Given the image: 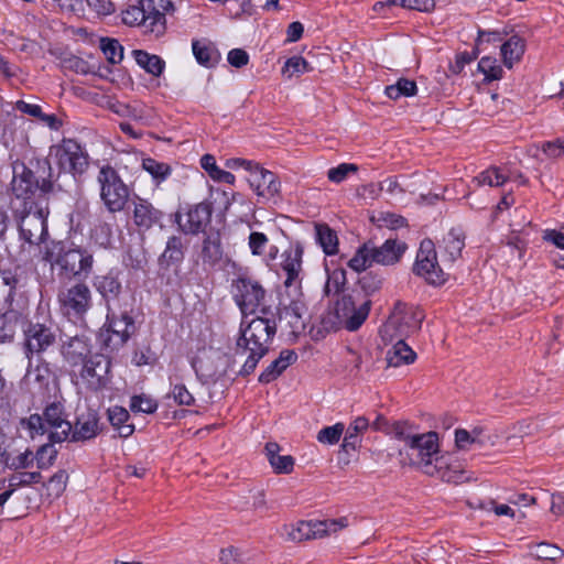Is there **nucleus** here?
Returning <instances> with one entry per match:
<instances>
[{
  "instance_id": "obj_1",
  "label": "nucleus",
  "mask_w": 564,
  "mask_h": 564,
  "mask_svg": "<svg viewBox=\"0 0 564 564\" xmlns=\"http://www.w3.org/2000/svg\"><path fill=\"white\" fill-rule=\"evenodd\" d=\"M274 321L265 317H254L241 323V335L237 339L235 355L246 357L240 373L250 375L259 360L269 351V346L275 335Z\"/></svg>"
},
{
  "instance_id": "obj_2",
  "label": "nucleus",
  "mask_w": 564,
  "mask_h": 564,
  "mask_svg": "<svg viewBox=\"0 0 564 564\" xmlns=\"http://www.w3.org/2000/svg\"><path fill=\"white\" fill-rule=\"evenodd\" d=\"M438 447V436L435 432L416 433L399 449L400 463L403 466H416L429 476L449 480L443 470L445 462L440 456Z\"/></svg>"
},
{
  "instance_id": "obj_3",
  "label": "nucleus",
  "mask_w": 564,
  "mask_h": 564,
  "mask_svg": "<svg viewBox=\"0 0 564 564\" xmlns=\"http://www.w3.org/2000/svg\"><path fill=\"white\" fill-rule=\"evenodd\" d=\"M43 260L58 274L66 278L86 279L93 270L94 258L86 249L73 248L62 241H52L46 246Z\"/></svg>"
},
{
  "instance_id": "obj_4",
  "label": "nucleus",
  "mask_w": 564,
  "mask_h": 564,
  "mask_svg": "<svg viewBox=\"0 0 564 564\" xmlns=\"http://www.w3.org/2000/svg\"><path fill=\"white\" fill-rule=\"evenodd\" d=\"M406 248V243L397 238H389L381 246L368 241L357 249L348 261V267L356 272H361L373 263L393 265L400 261Z\"/></svg>"
},
{
  "instance_id": "obj_5",
  "label": "nucleus",
  "mask_w": 564,
  "mask_h": 564,
  "mask_svg": "<svg viewBox=\"0 0 564 564\" xmlns=\"http://www.w3.org/2000/svg\"><path fill=\"white\" fill-rule=\"evenodd\" d=\"M424 314L421 310L398 302L379 334L383 343H393L395 338L405 339L416 333L422 325Z\"/></svg>"
},
{
  "instance_id": "obj_6",
  "label": "nucleus",
  "mask_w": 564,
  "mask_h": 564,
  "mask_svg": "<svg viewBox=\"0 0 564 564\" xmlns=\"http://www.w3.org/2000/svg\"><path fill=\"white\" fill-rule=\"evenodd\" d=\"M58 334V326L50 317L28 322L23 326V349L26 359L42 357L56 344Z\"/></svg>"
},
{
  "instance_id": "obj_7",
  "label": "nucleus",
  "mask_w": 564,
  "mask_h": 564,
  "mask_svg": "<svg viewBox=\"0 0 564 564\" xmlns=\"http://www.w3.org/2000/svg\"><path fill=\"white\" fill-rule=\"evenodd\" d=\"M371 307L369 299H360V294H344L335 305L338 324L346 329L357 330L366 321Z\"/></svg>"
},
{
  "instance_id": "obj_8",
  "label": "nucleus",
  "mask_w": 564,
  "mask_h": 564,
  "mask_svg": "<svg viewBox=\"0 0 564 564\" xmlns=\"http://www.w3.org/2000/svg\"><path fill=\"white\" fill-rule=\"evenodd\" d=\"M97 180L100 184V197L108 210L111 213L122 210L129 197V191L117 172L110 166H104Z\"/></svg>"
},
{
  "instance_id": "obj_9",
  "label": "nucleus",
  "mask_w": 564,
  "mask_h": 564,
  "mask_svg": "<svg viewBox=\"0 0 564 564\" xmlns=\"http://www.w3.org/2000/svg\"><path fill=\"white\" fill-rule=\"evenodd\" d=\"M348 525L347 518L324 521H299L285 525L284 531L289 541L302 542L310 539H321Z\"/></svg>"
},
{
  "instance_id": "obj_10",
  "label": "nucleus",
  "mask_w": 564,
  "mask_h": 564,
  "mask_svg": "<svg viewBox=\"0 0 564 564\" xmlns=\"http://www.w3.org/2000/svg\"><path fill=\"white\" fill-rule=\"evenodd\" d=\"M107 325L106 330L100 334V339L111 350L122 347L134 332L133 318L126 311L118 316L112 308L108 311Z\"/></svg>"
},
{
  "instance_id": "obj_11",
  "label": "nucleus",
  "mask_w": 564,
  "mask_h": 564,
  "mask_svg": "<svg viewBox=\"0 0 564 564\" xmlns=\"http://www.w3.org/2000/svg\"><path fill=\"white\" fill-rule=\"evenodd\" d=\"M413 272L430 284L440 285L445 282V274L437 262L435 246L431 239L421 242Z\"/></svg>"
},
{
  "instance_id": "obj_12",
  "label": "nucleus",
  "mask_w": 564,
  "mask_h": 564,
  "mask_svg": "<svg viewBox=\"0 0 564 564\" xmlns=\"http://www.w3.org/2000/svg\"><path fill=\"white\" fill-rule=\"evenodd\" d=\"M54 156L61 170L82 174L88 166V158L82 145L73 139H64L54 148Z\"/></svg>"
},
{
  "instance_id": "obj_13",
  "label": "nucleus",
  "mask_w": 564,
  "mask_h": 564,
  "mask_svg": "<svg viewBox=\"0 0 564 564\" xmlns=\"http://www.w3.org/2000/svg\"><path fill=\"white\" fill-rule=\"evenodd\" d=\"M232 289L235 301L245 315L254 313L265 296L262 285L250 278L239 276L234 281Z\"/></svg>"
},
{
  "instance_id": "obj_14",
  "label": "nucleus",
  "mask_w": 564,
  "mask_h": 564,
  "mask_svg": "<svg viewBox=\"0 0 564 564\" xmlns=\"http://www.w3.org/2000/svg\"><path fill=\"white\" fill-rule=\"evenodd\" d=\"M57 297L68 315L82 316L91 306V292L85 283H76L62 289Z\"/></svg>"
},
{
  "instance_id": "obj_15",
  "label": "nucleus",
  "mask_w": 564,
  "mask_h": 564,
  "mask_svg": "<svg viewBox=\"0 0 564 564\" xmlns=\"http://www.w3.org/2000/svg\"><path fill=\"white\" fill-rule=\"evenodd\" d=\"M12 170L11 191L17 198H29L37 187H41L43 192H47L51 188V183L46 180H43L42 184H40L33 172L23 162L15 161L12 164Z\"/></svg>"
},
{
  "instance_id": "obj_16",
  "label": "nucleus",
  "mask_w": 564,
  "mask_h": 564,
  "mask_svg": "<svg viewBox=\"0 0 564 564\" xmlns=\"http://www.w3.org/2000/svg\"><path fill=\"white\" fill-rule=\"evenodd\" d=\"M280 308V323L290 329L293 335L301 334L305 329L307 307L303 300V294L296 291L295 297L289 303L282 302Z\"/></svg>"
},
{
  "instance_id": "obj_17",
  "label": "nucleus",
  "mask_w": 564,
  "mask_h": 564,
  "mask_svg": "<svg viewBox=\"0 0 564 564\" xmlns=\"http://www.w3.org/2000/svg\"><path fill=\"white\" fill-rule=\"evenodd\" d=\"M50 441L61 443L66 441L72 432V424L67 421L64 406L61 402L48 404L43 412Z\"/></svg>"
},
{
  "instance_id": "obj_18",
  "label": "nucleus",
  "mask_w": 564,
  "mask_h": 564,
  "mask_svg": "<svg viewBox=\"0 0 564 564\" xmlns=\"http://www.w3.org/2000/svg\"><path fill=\"white\" fill-rule=\"evenodd\" d=\"M80 378L91 390H100L107 383L110 361L104 355L90 356L82 364Z\"/></svg>"
},
{
  "instance_id": "obj_19",
  "label": "nucleus",
  "mask_w": 564,
  "mask_h": 564,
  "mask_svg": "<svg viewBox=\"0 0 564 564\" xmlns=\"http://www.w3.org/2000/svg\"><path fill=\"white\" fill-rule=\"evenodd\" d=\"M20 282L21 276L17 270L0 271V311L14 308L18 302L25 307L24 299L18 293Z\"/></svg>"
},
{
  "instance_id": "obj_20",
  "label": "nucleus",
  "mask_w": 564,
  "mask_h": 564,
  "mask_svg": "<svg viewBox=\"0 0 564 564\" xmlns=\"http://www.w3.org/2000/svg\"><path fill=\"white\" fill-rule=\"evenodd\" d=\"M212 213L213 208L210 204L199 203L188 210L186 214L185 223L182 221L181 215L178 213L175 214V220L184 234L196 235L203 232L209 225Z\"/></svg>"
},
{
  "instance_id": "obj_21",
  "label": "nucleus",
  "mask_w": 564,
  "mask_h": 564,
  "mask_svg": "<svg viewBox=\"0 0 564 564\" xmlns=\"http://www.w3.org/2000/svg\"><path fill=\"white\" fill-rule=\"evenodd\" d=\"M148 13L150 22L147 23V33L155 36L162 35L165 31V14L174 10L170 0H139Z\"/></svg>"
},
{
  "instance_id": "obj_22",
  "label": "nucleus",
  "mask_w": 564,
  "mask_h": 564,
  "mask_svg": "<svg viewBox=\"0 0 564 564\" xmlns=\"http://www.w3.org/2000/svg\"><path fill=\"white\" fill-rule=\"evenodd\" d=\"M19 231L22 240L30 245H39L47 234L46 220L42 210L29 212L22 216Z\"/></svg>"
},
{
  "instance_id": "obj_23",
  "label": "nucleus",
  "mask_w": 564,
  "mask_h": 564,
  "mask_svg": "<svg viewBox=\"0 0 564 564\" xmlns=\"http://www.w3.org/2000/svg\"><path fill=\"white\" fill-rule=\"evenodd\" d=\"M247 180L260 197L273 198L280 192V182L275 174L259 164L249 173Z\"/></svg>"
},
{
  "instance_id": "obj_24",
  "label": "nucleus",
  "mask_w": 564,
  "mask_h": 564,
  "mask_svg": "<svg viewBox=\"0 0 564 564\" xmlns=\"http://www.w3.org/2000/svg\"><path fill=\"white\" fill-rule=\"evenodd\" d=\"M132 204L133 224L139 228L140 231H147L155 225L161 224L163 219V213L155 208L149 200L137 197L132 200Z\"/></svg>"
},
{
  "instance_id": "obj_25",
  "label": "nucleus",
  "mask_w": 564,
  "mask_h": 564,
  "mask_svg": "<svg viewBox=\"0 0 564 564\" xmlns=\"http://www.w3.org/2000/svg\"><path fill=\"white\" fill-rule=\"evenodd\" d=\"M302 257L303 248L300 243L290 247L282 254V269L286 273L284 285L286 289L294 286L295 292L297 291V282L302 271Z\"/></svg>"
},
{
  "instance_id": "obj_26",
  "label": "nucleus",
  "mask_w": 564,
  "mask_h": 564,
  "mask_svg": "<svg viewBox=\"0 0 564 564\" xmlns=\"http://www.w3.org/2000/svg\"><path fill=\"white\" fill-rule=\"evenodd\" d=\"M99 417L96 411L88 410L78 415L75 426H72L70 440L87 441L94 438L99 432Z\"/></svg>"
},
{
  "instance_id": "obj_27",
  "label": "nucleus",
  "mask_w": 564,
  "mask_h": 564,
  "mask_svg": "<svg viewBox=\"0 0 564 564\" xmlns=\"http://www.w3.org/2000/svg\"><path fill=\"white\" fill-rule=\"evenodd\" d=\"M62 355L70 366H79L91 356L90 346L85 337L74 336L62 345Z\"/></svg>"
},
{
  "instance_id": "obj_28",
  "label": "nucleus",
  "mask_w": 564,
  "mask_h": 564,
  "mask_svg": "<svg viewBox=\"0 0 564 564\" xmlns=\"http://www.w3.org/2000/svg\"><path fill=\"white\" fill-rule=\"evenodd\" d=\"M0 315V343L11 341L15 334L17 324L24 317V306L19 302L17 307L2 310Z\"/></svg>"
},
{
  "instance_id": "obj_29",
  "label": "nucleus",
  "mask_w": 564,
  "mask_h": 564,
  "mask_svg": "<svg viewBox=\"0 0 564 564\" xmlns=\"http://www.w3.org/2000/svg\"><path fill=\"white\" fill-rule=\"evenodd\" d=\"M465 247V234L460 228H452L443 238L441 248L446 261L454 263Z\"/></svg>"
},
{
  "instance_id": "obj_30",
  "label": "nucleus",
  "mask_w": 564,
  "mask_h": 564,
  "mask_svg": "<svg viewBox=\"0 0 564 564\" xmlns=\"http://www.w3.org/2000/svg\"><path fill=\"white\" fill-rule=\"evenodd\" d=\"M392 347L386 352L388 367H400L414 362L416 354L402 338H395Z\"/></svg>"
},
{
  "instance_id": "obj_31",
  "label": "nucleus",
  "mask_w": 564,
  "mask_h": 564,
  "mask_svg": "<svg viewBox=\"0 0 564 564\" xmlns=\"http://www.w3.org/2000/svg\"><path fill=\"white\" fill-rule=\"evenodd\" d=\"M297 355L294 350L284 349L259 376V381L269 383L275 380L290 365L295 362Z\"/></svg>"
},
{
  "instance_id": "obj_32",
  "label": "nucleus",
  "mask_w": 564,
  "mask_h": 564,
  "mask_svg": "<svg viewBox=\"0 0 564 564\" xmlns=\"http://www.w3.org/2000/svg\"><path fill=\"white\" fill-rule=\"evenodd\" d=\"M192 51L197 63L205 67L214 66L220 58L218 50L207 39L193 40Z\"/></svg>"
},
{
  "instance_id": "obj_33",
  "label": "nucleus",
  "mask_w": 564,
  "mask_h": 564,
  "mask_svg": "<svg viewBox=\"0 0 564 564\" xmlns=\"http://www.w3.org/2000/svg\"><path fill=\"white\" fill-rule=\"evenodd\" d=\"M95 286L107 302L108 311H110L111 301H117L121 292V283L117 275L112 272H109L106 275L97 276Z\"/></svg>"
},
{
  "instance_id": "obj_34",
  "label": "nucleus",
  "mask_w": 564,
  "mask_h": 564,
  "mask_svg": "<svg viewBox=\"0 0 564 564\" xmlns=\"http://www.w3.org/2000/svg\"><path fill=\"white\" fill-rule=\"evenodd\" d=\"M265 455L275 473L290 474L293 470L294 458L291 455H280V446L269 442L265 445Z\"/></svg>"
},
{
  "instance_id": "obj_35",
  "label": "nucleus",
  "mask_w": 564,
  "mask_h": 564,
  "mask_svg": "<svg viewBox=\"0 0 564 564\" xmlns=\"http://www.w3.org/2000/svg\"><path fill=\"white\" fill-rule=\"evenodd\" d=\"M524 40L518 35L511 36L501 46V55L505 66L512 68L513 64L521 59L524 54Z\"/></svg>"
},
{
  "instance_id": "obj_36",
  "label": "nucleus",
  "mask_w": 564,
  "mask_h": 564,
  "mask_svg": "<svg viewBox=\"0 0 564 564\" xmlns=\"http://www.w3.org/2000/svg\"><path fill=\"white\" fill-rule=\"evenodd\" d=\"M129 419V412L122 406L116 405L108 410V420L120 437H128L134 432V425L128 422Z\"/></svg>"
},
{
  "instance_id": "obj_37",
  "label": "nucleus",
  "mask_w": 564,
  "mask_h": 564,
  "mask_svg": "<svg viewBox=\"0 0 564 564\" xmlns=\"http://www.w3.org/2000/svg\"><path fill=\"white\" fill-rule=\"evenodd\" d=\"M184 259L182 239L177 236H172L166 242V247L161 254L159 261L161 265L166 268L178 264Z\"/></svg>"
},
{
  "instance_id": "obj_38",
  "label": "nucleus",
  "mask_w": 564,
  "mask_h": 564,
  "mask_svg": "<svg viewBox=\"0 0 564 564\" xmlns=\"http://www.w3.org/2000/svg\"><path fill=\"white\" fill-rule=\"evenodd\" d=\"M369 426V421L365 416H358L348 426L344 437L341 448L346 452L356 449L360 444V433L365 432Z\"/></svg>"
},
{
  "instance_id": "obj_39",
  "label": "nucleus",
  "mask_w": 564,
  "mask_h": 564,
  "mask_svg": "<svg viewBox=\"0 0 564 564\" xmlns=\"http://www.w3.org/2000/svg\"><path fill=\"white\" fill-rule=\"evenodd\" d=\"M316 241L326 254H335L338 251V238L336 232L326 224L315 226Z\"/></svg>"
},
{
  "instance_id": "obj_40",
  "label": "nucleus",
  "mask_w": 564,
  "mask_h": 564,
  "mask_svg": "<svg viewBox=\"0 0 564 564\" xmlns=\"http://www.w3.org/2000/svg\"><path fill=\"white\" fill-rule=\"evenodd\" d=\"M509 175L503 173L498 166H490L479 175L473 178V183L477 186L488 185L491 187L502 186L508 180Z\"/></svg>"
},
{
  "instance_id": "obj_41",
  "label": "nucleus",
  "mask_w": 564,
  "mask_h": 564,
  "mask_svg": "<svg viewBox=\"0 0 564 564\" xmlns=\"http://www.w3.org/2000/svg\"><path fill=\"white\" fill-rule=\"evenodd\" d=\"M137 64L149 74L160 76L164 69V61L158 55H151L145 51L137 50L133 52Z\"/></svg>"
},
{
  "instance_id": "obj_42",
  "label": "nucleus",
  "mask_w": 564,
  "mask_h": 564,
  "mask_svg": "<svg viewBox=\"0 0 564 564\" xmlns=\"http://www.w3.org/2000/svg\"><path fill=\"white\" fill-rule=\"evenodd\" d=\"M200 165L214 181L223 182L226 184H234L235 175L228 171L219 169L216 165L215 158L212 154L203 155L200 159Z\"/></svg>"
},
{
  "instance_id": "obj_43",
  "label": "nucleus",
  "mask_w": 564,
  "mask_h": 564,
  "mask_svg": "<svg viewBox=\"0 0 564 564\" xmlns=\"http://www.w3.org/2000/svg\"><path fill=\"white\" fill-rule=\"evenodd\" d=\"M122 22L129 26H142L147 33V23L150 22L142 4L129 6L122 11Z\"/></svg>"
},
{
  "instance_id": "obj_44",
  "label": "nucleus",
  "mask_w": 564,
  "mask_h": 564,
  "mask_svg": "<svg viewBox=\"0 0 564 564\" xmlns=\"http://www.w3.org/2000/svg\"><path fill=\"white\" fill-rule=\"evenodd\" d=\"M1 456L6 467L15 471L28 469L32 467L34 463V454L30 449L18 455H11L3 452Z\"/></svg>"
},
{
  "instance_id": "obj_45",
  "label": "nucleus",
  "mask_w": 564,
  "mask_h": 564,
  "mask_svg": "<svg viewBox=\"0 0 564 564\" xmlns=\"http://www.w3.org/2000/svg\"><path fill=\"white\" fill-rule=\"evenodd\" d=\"M42 480L40 471H20L11 475L8 479V486L14 492L21 487L39 484Z\"/></svg>"
},
{
  "instance_id": "obj_46",
  "label": "nucleus",
  "mask_w": 564,
  "mask_h": 564,
  "mask_svg": "<svg viewBox=\"0 0 564 564\" xmlns=\"http://www.w3.org/2000/svg\"><path fill=\"white\" fill-rule=\"evenodd\" d=\"M25 377L28 379H33L40 384H44L47 382L50 377L48 364H46L42 357H37V364L35 366H33V359L28 360V370Z\"/></svg>"
},
{
  "instance_id": "obj_47",
  "label": "nucleus",
  "mask_w": 564,
  "mask_h": 564,
  "mask_svg": "<svg viewBox=\"0 0 564 564\" xmlns=\"http://www.w3.org/2000/svg\"><path fill=\"white\" fill-rule=\"evenodd\" d=\"M311 70H313V67L305 58L302 56H292L285 62L282 68V74L291 78Z\"/></svg>"
},
{
  "instance_id": "obj_48",
  "label": "nucleus",
  "mask_w": 564,
  "mask_h": 564,
  "mask_svg": "<svg viewBox=\"0 0 564 564\" xmlns=\"http://www.w3.org/2000/svg\"><path fill=\"white\" fill-rule=\"evenodd\" d=\"M100 47L107 61L111 64L120 63L123 58V47L115 39H101Z\"/></svg>"
},
{
  "instance_id": "obj_49",
  "label": "nucleus",
  "mask_w": 564,
  "mask_h": 564,
  "mask_svg": "<svg viewBox=\"0 0 564 564\" xmlns=\"http://www.w3.org/2000/svg\"><path fill=\"white\" fill-rule=\"evenodd\" d=\"M223 250L218 238L208 237L203 242L202 257L205 262L216 263L221 259Z\"/></svg>"
},
{
  "instance_id": "obj_50",
  "label": "nucleus",
  "mask_w": 564,
  "mask_h": 564,
  "mask_svg": "<svg viewBox=\"0 0 564 564\" xmlns=\"http://www.w3.org/2000/svg\"><path fill=\"white\" fill-rule=\"evenodd\" d=\"M67 480L68 475L65 470H58L55 473L44 485L47 496L51 498H58L64 492Z\"/></svg>"
},
{
  "instance_id": "obj_51",
  "label": "nucleus",
  "mask_w": 564,
  "mask_h": 564,
  "mask_svg": "<svg viewBox=\"0 0 564 564\" xmlns=\"http://www.w3.org/2000/svg\"><path fill=\"white\" fill-rule=\"evenodd\" d=\"M532 555L540 560L555 561L563 556L564 551L550 543H539L532 547Z\"/></svg>"
},
{
  "instance_id": "obj_52",
  "label": "nucleus",
  "mask_w": 564,
  "mask_h": 564,
  "mask_svg": "<svg viewBox=\"0 0 564 564\" xmlns=\"http://www.w3.org/2000/svg\"><path fill=\"white\" fill-rule=\"evenodd\" d=\"M130 409L132 412L152 414L158 409V402L147 394L133 395L130 400Z\"/></svg>"
},
{
  "instance_id": "obj_53",
  "label": "nucleus",
  "mask_w": 564,
  "mask_h": 564,
  "mask_svg": "<svg viewBox=\"0 0 564 564\" xmlns=\"http://www.w3.org/2000/svg\"><path fill=\"white\" fill-rule=\"evenodd\" d=\"M478 69L481 72L487 80H497L502 77V68L498 65L497 59L485 56L478 63Z\"/></svg>"
},
{
  "instance_id": "obj_54",
  "label": "nucleus",
  "mask_w": 564,
  "mask_h": 564,
  "mask_svg": "<svg viewBox=\"0 0 564 564\" xmlns=\"http://www.w3.org/2000/svg\"><path fill=\"white\" fill-rule=\"evenodd\" d=\"M344 430L345 426L343 423H336L335 425L326 426L317 433V441L327 445L336 444L339 441Z\"/></svg>"
},
{
  "instance_id": "obj_55",
  "label": "nucleus",
  "mask_w": 564,
  "mask_h": 564,
  "mask_svg": "<svg viewBox=\"0 0 564 564\" xmlns=\"http://www.w3.org/2000/svg\"><path fill=\"white\" fill-rule=\"evenodd\" d=\"M346 281V273L344 270H334L328 274L325 283L324 291L327 295L337 294L341 290Z\"/></svg>"
},
{
  "instance_id": "obj_56",
  "label": "nucleus",
  "mask_w": 564,
  "mask_h": 564,
  "mask_svg": "<svg viewBox=\"0 0 564 564\" xmlns=\"http://www.w3.org/2000/svg\"><path fill=\"white\" fill-rule=\"evenodd\" d=\"M55 457L56 451L52 445H42L34 455V460L40 469H46L53 464Z\"/></svg>"
},
{
  "instance_id": "obj_57",
  "label": "nucleus",
  "mask_w": 564,
  "mask_h": 564,
  "mask_svg": "<svg viewBox=\"0 0 564 564\" xmlns=\"http://www.w3.org/2000/svg\"><path fill=\"white\" fill-rule=\"evenodd\" d=\"M142 166L153 177L160 180H164L171 172L170 166L167 164L158 162L154 159L150 158L143 160Z\"/></svg>"
},
{
  "instance_id": "obj_58",
  "label": "nucleus",
  "mask_w": 564,
  "mask_h": 564,
  "mask_svg": "<svg viewBox=\"0 0 564 564\" xmlns=\"http://www.w3.org/2000/svg\"><path fill=\"white\" fill-rule=\"evenodd\" d=\"M358 171V166L352 163H341L336 167H332L327 172V177L330 182L340 183L343 182L349 173H355Z\"/></svg>"
},
{
  "instance_id": "obj_59",
  "label": "nucleus",
  "mask_w": 564,
  "mask_h": 564,
  "mask_svg": "<svg viewBox=\"0 0 564 564\" xmlns=\"http://www.w3.org/2000/svg\"><path fill=\"white\" fill-rule=\"evenodd\" d=\"M359 285L368 296L380 290L382 285V279L379 275L366 273L359 279Z\"/></svg>"
},
{
  "instance_id": "obj_60",
  "label": "nucleus",
  "mask_w": 564,
  "mask_h": 564,
  "mask_svg": "<svg viewBox=\"0 0 564 564\" xmlns=\"http://www.w3.org/2000/svg\"><path fill=\"white\" fill-rule=\"evenodd\" d=\"M219 561L223 564H242L245 554L235 546H228L220 551Z\"/></svg>"
},
{
  "instance_id": "obj_61",
  "label": "nucleus",
  "mask_w": 564,
  "mask_h": 564,
  "mask_svg": "<svg viewBox=\"0 0 564 564\" xmlns=\"http://www.w3.org/2000/svg\"><path fill=\"white\" fill-rule=\"evenodd\" d=\"M171 395L178 405L189 406L195 401L193 394L181 383L173 387Z\"/></svg>"
},
{
  "instance_id": "obj_62",
  "label": "nucleus",
  "mask_w": 564,
  "mask_h": 564,
  "mask_svg": "<svg viewBox=\"0 0 564 564\" xmlns=\"http://www.w3.org/2000/svg\"><path fill=\"white\" fill-rule=\"evenodd\" d=\"M268 238L264 234L252 231L249 236V248L253 256L263 254L264 247L268 245Z\"/></svg>"
},
{
  "instance_id": "obj_63",
  "label": "nucleus",
  "mask_w": 564,
  "mask_h": 564,
  "mask_svg": "<svg viewBox=\"0 0 564 564\" xmlns=\"http://www.w3.org/2000/svg\"><path fill=\"white\" fill-rule=\"evenodd\" d=\"M541 150L546 156L557 159L564 155V139L546 141L542 144Z\"/></svg>"
},
{
  "instance_id": "obj_64",
  "label": "nucleus",
  "mask_w": 564,
  "mask_h": 564,
  "mask_svg": "<svg viewBox=\"0 0 564 564\" xmlns=\"http://www.w3.org/2000/svg\"><path fill=\"white\" fill-rule=\"evenodd\" d=\"M22 424L26 425L32 436L34 434H47V429L46 424L44 423L43 415L32 414L26 420H23Z\"/></svg>"
}]
</instances>
